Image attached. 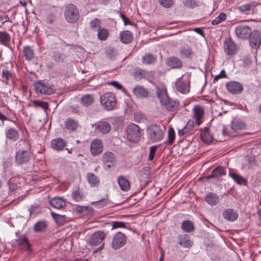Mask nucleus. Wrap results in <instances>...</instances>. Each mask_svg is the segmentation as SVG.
<instances>
[{
    "label": "nucleus",
    "mask_w": 261,
    "mask_h": 261,
    "mask_svg": "<svg viewBox=\"0 0 261 261\" xmlns=\"http://www.w3.org/2000/svg\"><path fill=\"white\" fill-rule=\"evenodd\" d=\"M126 133L127 139L130 142H137L141 139V128L137 124H129L126 128Z\"/></svg>",
    "instance_id": "obj_6"
},
{
    "label": "nucleus",
    "mask_w": 261,
    "mask_h": 261,
    "mask_svg": "<svg viewBox=\"0 0 261 261\" xmlns=\"http://www.w3.org/2000/svg\"><path fill=\"white\" fill-rule=\"evenodd\" d=\"M156 94L161 105L164 106L168 111L174 112L179 106V101L170 98L168 94L167 89L165 88H157Z\"/></svg>",
    "instance_id": "obj_1"
},
{
    "label": "nucleus",
    "mask_w": 261,
    "mask_h": 261,
    "mask_svg": "<svg viewBox=\"0 0 261 261\" xmlns=\"http://www.w3.org/2000/svg\"><path fill=\"white\" fill-rule=\"evenodd\" d=\"M222 215L224 219L231 222L236 220L238 217V213L231 208L225 210L223 212Z\"/></svg>",
    "instance_id": "obj_29"
},
{
    "label": "nucleus",
    "mask_w": 261,
    "mask_h": 261,
    "mask_svg": "<svg viewBox=\"0 0 261 261\" xmlns=\"http://www.w3.org/2000/svg\"><path fill=\"white\" fill-rule=\"evenodd\" d=\"M201 140L207 144L212 142L213 137L209 132V129L207 127H205L203 130L201 131L200 135Z\"/></svg>",
    "instance_id": "obj_33"
},
{
    "label": "nucleus",
    "mask_w": 261,
    "mask_h": 261,
    "mask_svg": "<svg viewBox=\"0 0 261 261\" xmlns=\"http://www.w3.org/2000/svg\"><path fill=\"white\" fill-rule=\"evenodd\" d=\"M159 4L164 8H170L173 5V0H158Z\"/></svg>",
    "instance_id": "obj_53"
},
{
    "label": "nucleus",
    "mask_w": 261,
    "mask_h": 261,
    "mask_svg": "<svg viewBox=\"0 0 261 261\" xmlns=\"http://www.w3.org/2000/svg\"><path fill=\"white\" fill-rule=\"evenodd\" d=\"M29 146V149H20L16 151L15 155V160L18 165H24L28 163L30 161L33 153L31 150V144L28 140H24Z\"/></svg>",
    "instance_id": "obj_3"
},
{
    "label": "nucleus",
    "mask_w": 261,
    "mask_h": 261,
    "mask_svg": "<svg viewBox=\"0 0 261 261\" xmlns=\"http://www.w3.org/2000/svg\"><path fill=\"white\" fill-rule=\"evenodd\" d=\"M256 6L255 2H250L238 7L237 9L242 13L248 14L253 13Z\"/></svg>",
    "instance_id": "obj_24"
},
{
    "label": "nucleus",
    "mask_w": 261,
    "mask_h": 261,
    "mask_svg": "<svg viewBox=\"0 0 261 261\" xmlns=\"http://www.w3.org/2000/svg\"><path fill=\"white\" fill-rule=\"evenodd\" d=\"M109 30L104 28H99L97 30V38L99 40L105 41L109 36Z\"/></svg>",
    "instance_id": "obj_38"
},
{
    "label": "nucleus",
    "mask_w": 261,
    "mask_h": 261,
    "mask_svg": "<svg viewBox=\"0 0 261 261\" xmlns=\"http://www.w3.org/2000/svg\"><path fill=\"white\" fill-rule=\"evenodd\" d=\"M204 199L206 202L212 206L217 205L219 201V196L212 192L207 193Z\"/></svg>",
    "instance_id": "obj_32"
},
{
    "label": "nucleus",
    "mask_w": 261,
    "mask_h": 261,
    "mask_svg": "<svg viewBox=\"0 0 261 261\" xmlns=\"http://www.w3.org/2000/svg\"><path fill=\"white\" fill-rule=\"evenodd\" d=\"M5 135L7 139L12 141H17L19 137L18 132L15 128L10 127L5 132Z\"/></svg>",
    "instance_id": "obj_31"
},
{
    "label": "nucleus",
    "mask_w": 261,
    "mask_h": 261,
    "mask_svg": "<svg viewBox=\"0 0 261 261\" xmlns=\"http://www.w3.org/2000/svg\"><path fill=\"white\" fill-rule=\"evenodd\" d=\"M23 53L25 59L28 61L32 60L35 57L33 49L30 46H26L23 47Z\"/></svg>",
    "instance_id": "obj_37"
},
{
    "label": "nucleus",
    "mask_w": 261,
    "mask_h": 261,
    "mask_svg": "<svg viewBox=\"0 0 261 261\" xmlns=\"http://www.w3.org/2000/svg\"><path fill=\"white\" fill-rule=\"evenodd\" d=\"M250 37V45L252 48L257 49L261 44V32L258 30L251 32Z\"/></svg>",
    "instance_id": "obj_11"
},
{
    "label": "nucleus",
    "mask_w": 261,
    "mask_h": 261,
    "mask_svg": "<svg viewBox=\"0 0 261 261\" xmlns=\"http://www.w3.org/2000/svg\"><path fill=\"white\" fill-rule=\"evenodd\" d=\"M8 185H9V190L10 191V192L12 194L14 193L18 188L17 185L14 183H11V182H9Z\"/></svg>",
    "instance_id": "obj_62"
},
{
    "label": "nucleus",
    "mask_w": 261,
    "mask_h": 261,
    "mask_svg": "<svg viewBox=\"0 0 261 261\" xmlns=\"http://www.w3.org/2000/svg\"><path fill=\"white\" fill-rule=\"evenodd\" d=\"M224 48L228 55L232 56L236 53L237 47L236 44L232 39L230 38H227L225 39Z\"/></svg>",
    "instance_id": "obj_17"
},
{
    "label": "nucleus",
    "mask_w": 261,
    "mask_h": 261,
    "mask_svg": "<svg viewBox=\"0 0 261 261\" xmlns=\"http://www.w3.org/2000/svg\"><path fill=\"white\" fill-rule=\"evenodd\" d=\"M47 227V223L45 221H40L35 223L34 226V229L35 232H40L44 231Z\"/></svg>",
    "instance_id": "obj_47"
},
{
    "label": "nucleus",
    "mask_w": 261,
    "mask_h": 261,
    "mask_svg": "<svg viewBox=\"0 0 261 261\" xmlns=\"http://www.w3.org/2000/svg\"><path fill=\"white\" fill-rule=\"evenodd\" d=\"M185 5L188 8H194L197 6V2L195 0H186Z\"/></svg>",
    "instance_id": "obj_57"
},
{
    "label": "nucleus",
    "mask_w": 261,
    "mask_h": 261,
    "mask_svg": "<svg viewBox=\"0 0 261 261\" xmlns=\"http://www.w3.org/2000/svg\"><path fill=\"white\" fill-rule=\"evenodd\" d=\"M183 231L187 232H190L194 230V227L193 223L190 220L184 221L181 226Z\"/></svg>",
    "instance_id": "obj_46"
},
{
    "label": "nucleus",
    "mask_w": 261,
    "mask_h": 261,
    "mask_svg": "<svg viewBox=\"0 0 261 261\" xmlns=\"http://www.w3.org/2000/svg\"><path fill=\"white\" fill-rule=\"evenodd\" d=\"M194 124H195V121H194L193 120H190L187 122L186 125L185 126V128H186V129L188 132H189L193 128Z\"/></svg>",
    "instance_id": "obj_59"
},
{
    "label": "nucleus",
    "mask_w": 261,
    "mask_h": 261,
    "mask_svg": "<svg viewBox=\"0 0 261 261\" xmlns=\"http://www.w3.org/2000/svg\"><path fill=\"white\" fill-rule=\"evenodd\" d=\"M49 204L55 208L61 210L66 206V201L60 197H55L49 200Z\"/></svg>",
    "instance_id": "obj_21"
},
{
    "label": "nucleus",
    "mask_w": 261,
    "mask_h": 261,
    "mask_svg": "<svg viewBox=\"0 0 261 261\" xmlns=\"http://www.w3.org/2000/svg\"><path fill=\"white\" fill-rule=\"evenodd\" d=\"M106 54L108 57L110 58H112L114 57L115 55V52L114 50L112 48H109L106 51Z\"/></svg>",
    "instance_id": "obj_64"
},
{
    "label": "nucleus",
    "mask_w": 261,
    "mask_h": 261,
    "mask_svg": "<svg viewBox=\"0 0 261 261\" xmlns=\"http://www.w3.org/2000/svg\"><path fill=\"white\" fill-rule=\"evenodd\" d=\"M133 91L134 94L138 97L146 98L148 95V90L142 86H136Z\"/></svg>",
    "instance_id": "obj_28"
},
{
    "label": "nucleus",
    "mask_w": 261,
    "mask_h": 261,
    "mask_svg": "<svg viewBox=\"0 0 261 261\" xmlns=\"http://www.w3.org/2000/svg\"><path fill=\"white\" fill-rule=\"evenodd\" d=\"M120 40L125 44L130 43L133 39V34L128 31H124L120 34Z\"/></svg>",
    "instance_id": "obj_35"
},
{
    "label": "nucleus",
    "mask_w": 261,
    "mask_h": 261,
    "mask_svg": "<svg viewBox=\"0 0 261 261\" xmlns=\"http://www.w3.org/2000/svg\"><path fill=\"white\" fill-rule=\"evenodd\" d=\"M33 102L35 107H41L44 110L48 109V103L45 101L41 100H34Z\"/></svg>",
    "instance_id": "obj_54"
},
{
    "label": "nucleus",
    "mask_w": 261,
    "mask_h": 261,
    "mask_svg": "<svg viewBox=\"0 0 261 261\" xmlns=\"http://www.w3.org/2000/svg\"><path fill=\"white\" fill-rule=\"evenodd\" d=\"M95 126V131L102 134H106L109 133L111 129V125L106 121H100L92 125Z\"/></svg>",
    "instance_id": "obj_13"
},
{
    "label": "nucleus",
    "mask_w": 261,
    "mask_h": 261,
    "mask_svg": "<svg viewBox=\"0 0 261 261\" xmlns=\"http://www.w3.org/2000/svg\"><path fill=\"white\" fill-rule=\"evenodd\" d=\"M117 182L122 191L126 192L130 189V182L124 176L121 175L119 176L117 178Z\"/></svg>",
    "instance_id": "obj_30"
},
{
    "label": "nucleus",
    "mask_w": 261,
    "mask_h": 261,
    "mask_svg": "<svg viewBox=\"0 0 261 261\" xmlns=\"http://www.w3.org/2000/svg\"><path fill=\"white\" fill-rule=\"evenodd\" d=\"M88 209V206L78 205L76 207L75 211L76 212L79 214H83L84 212L87 211Z\"/></svg>",
    "instance_id": "obj_60"
},
{
    "label": "nucleus",
    "mask_w": 261,
    "mask_h": 261,
    "mask_svg": "<svg viewBox=\"0 0 261 261\" xmlns=\"http://www.w3.org/2000/svg\"><path fill=\"white\" fill-rule=\"evenodd\" d=\"M166 65L172 69H180L182 62L180 59L176 57H170L166 60Z\"/></svg>",
    "instance_id": "obj_20"
},
{
    "label": "nucleus",
    "mask_w": 261,
    "mask_h": 261,
    "mask_svg": "<svg viewBox=\"0 0 261 261\" xmlns=\"http://www.w3.org/2000/svg\"><path fill=\"white\" fill-rule=\"evenodd\" d=\"M231 127L234 132L244 129L246 127V124L243 121L239 120H234L232 121Z\"/></svg>",
    "instance_id": "obj_42"
},
{
    "label": "nucleus",
    "mask_w": 261,
    "mask_h": 261,
    "mask_svg": "<svg viewBox=\"0 0 261 261\" xmlns=\"http://www.w3.org/2000/svg\"><path fill=\"white\" fill-rule=\"evenodd\" d=\"M226 87L229 92L233 94L241 93L243 90V87L238 82L232 81L226 84Z\"/></svg>",
    "instance_id": "obj_14"
},
{
    "label": "nucleus",
    "mask_w": 261,
    "mask_h": 261,
    "mask_svg": "<svg viewBox=\"0 0 261 261\" xmlns=\"http://www.w3.org/2000/svg\"><path fill=\"white\" fill-rule=\"evenodd\" d=\"M165 127L160 125L151 124L146 129L148 138L152 142H158L161 141L164 136Z\"/></svg>",
    "instance_id": "obj_2"
},
{
    "label": "nucleus",
    "mask_w": 261,
    "mask_h": 261,
    "mask_svg": "<svg viewBox=\"0 0 261 261\" xmlns=\"http://www.w3.org/2000/svg\"><path fill=\"white\" fill-rule=\"evenodd\" d=\"M51 58L56 62H63L66 58V56L59 51H53Z\"/></svg>",
    "instance_id": "obj_49"
},
{
    "label": "nucleus",
    "mask_w": 261,
    "mask_h": 261,
    "mask_svg": "<svg viewBox=\"0 0 261 261\" xmlns=\"http://www.w3.org/2000/svg\"><path fill=\"white\" fill-rule=\"evenodd\" d=\"M175 85L176 90L181 93L187 94L190 91V82H185L181 77L177 80Z\"/></svg>",
    "instance_id": "obj_18"
},
{
    "label": "nucleus",
    "mask_w": 261,
    "mask_h": 261,
    "mask_svg": "<svg viewBox=\"0 0 261 261\" xmlns=\"http://www.w3.org/2000/svg\"><path fill=\"white\" fill-rule=\"evenodd\" d=\"M126 243V237L121 232H117L114 236L112 243V247L115 250H118Z\"/></svg>",
    "instance_id": "obj_9"
},
{
    "label": "nucleus",
    "mask_w": 261,
    "mask_h": 261,
    "mask_svg": "<svg viewBox=\"0 0 261 261\" xmlns=\"http://www.w3.org/2000/svg\"><path fill=\"white\" fill-rule=\"evenodd\" d=\"M251 29L246 25H240L235 29L236 36L242 39H246L249 38V36L251 35Z\"/></svg>",
    "instance_id": "obj_10"
},
{
    "label": "nucleus",
    "mask_w": 261,
    "mask_h": 261,
    "mask_svg": "<svg viewBox=\"0 0 261 261\" xmlns=\"http://www.w3.org/2000/svg\"><path fill=\"white\" fill-rule=\"evenodd\" d=\"M15 241L21 250L29 252L32 251L31 244L27 238L24 235L19 236L18 238L15 240Z\"/></svg>",
    "instance_id": "obj_16"
},
{
    "label": "nucleus",
    "mask_w": 261,
    "mask_h": 261,
    "mask_svg": "<svg viewBox=\"0 0 261 261\" xmlns=\"http://www.w3.org/2000/svg\"><path fill=\"white\" fill-rule=\"evenodd\" d=\"M156 150V147L155 146H152L150 147L149 149V154L148 156V160L149 161H152L154 157V155L155 154Z\"/></svg>",
    "instance_id": "obj_55"
},
{
    "label": "nucleus",
    "mask_w": 261,
    "mask_h": 261,
    "mask_svg": "<svg viewBox=\"0 0 261 261\" xmlns=\"http://www.w3.org/2000/svg\"><path fill=\"white\" fill-rule=\"evenodd\" d=\"M226 19V15L224 13H221L214 20L212 21V24L216 25L225 21Z\"/></svg>",
    "instance_id": "obj_51"
},
{
    "label": "nucleus",
    "mask_w": 261,
    "mask_h": 261,
    "mask_svg": "<svg viewBox=\"0 0 261 261\" xmlns=\"http://www.w3.org/2000/svg\"><path fill=\"white\" fill-rule=\"evenodd\" d=\"M226 174L225 168L222 166H219L216 167L212 172V174L206 176L207 179L212 178H215L219 179L222 176Z\"/></svg>",
    "instance_id": "obj_22"
},
{
    "label": "nucleus",
    "mask_w": 261,
    "mask_h": 261,
    "mask_svg": "<svg viewBox=\"0 0 261 261\" xmlns=\"http://www.w3.org/2000/svg\"><path fill=\"white\" fill-rule=\"evenodd\" d=\"M179 244L185 248H189L192 246V242L189 236L187 234H182L178 236Z\"/></svg>",
    "instance_id": "obj_34"
},
{
    "label": "nucleus",
    "mask_w": 261,
    "mask_h": 261,
    "mask_svg": "<svg viewBox=\"0 0 261 261\" xmlns=\"http://www.w3.org/2000/svg\"><path fill=\"white\" fill-rule=\"evenodd\" d=\"M101 21L100 19L98 18H95L93 20L91 21L89 25L90 28L92 30L98 29H99V28H101Z\"/></svg>",
    "instance_id": "obj_52"
},
{
    "label": "nucleus",
    "mask_w": 261,
    "mask_h": 261,
    "mask_svg": "<svg viewBox=\"0 0 261 261\" xmlns=\"http://www.w3.org/2000/svg\"><path fill=\"white\" fill-rule=\"evenodd\" d=\"M66 146L65 142L62 138H56L50 142L51 148L56 151H62Z\"/></svg>",
    "instance_id": "obj_23"
},
{
    "label": "nucleus",
    "mask_w": 261,
    "mask_h": 261,
    "mask_svg": "<svg viewBox=\"0 0 261 261\" xmlns=\"http://www.w3.org/2000/svg\"><path fill=\"white\" fill-rule=\"evenodd\" d=\"M72 198L77 202L82 201L85 197V195L79 188L72 191L71 193Z\"/></svg>",
    "instance_id": "obj_45"
},
{
    "label": "nucleus",
    "mask_w": 261,
    "mask_h": 261,
    "mask_svg": "<svg viewBox=\"0 0 261 261\" xmlns=\"http://www.w3.org/2000/svg\"><path fill=\"white\" fill-rule=\"evenodd\" d=\"M2 77L4 82L8 83V81L13 79V74L9 70H3Z\"/></svg>",
    "instance_id": "obj_50"
},
{
    "label": "nucleus",
    "mask_w": 261,
    "mask_h": 261,
    "mask_svg": "<svg viewBox=\"0 0 261 261\" xmlns=\"http://www.w3.org/2000/svg\"><path fill=\"white\" fill-rule=\"evenodd\" d=\"M103 150L102 141L98 139H94L90 145V151L92 155L96 156L100 154Z\"/></svg>",
    "instance_id": "obj_15"
},
{
    "label": "nucleus",
    "mask_w": 261,
    "mask_h": 261,
    "mask_svg": "<svg viewBox=\"0 0 261 261\" xmlns=\"http://www.w3.org/2000/svg\"><path fill=\"white\" fill-rule=\"evenodd\" d=\"M105 238L106 236L103 231H96L91 236L89 241V244L92 246H97L102 243Z\"/></svg>",
    "instance_id": "obj_12"
},
{
    "label": "nucleus",
    "mask_w": 261,
    "mask_h": 261,
    "mask_svg": "<svg viewBox=\"0 0 261 261\" xmlns=\"http://www.w3.org/2000/svg\"><path fill=\"white\" fill-rule=\"evenodd\" d=\"M228 174H229V176L231 178H232L233 179V180L238 184L241 185L245 182V179L243 178V177L242 176L237 174L233 171V170H232L231 169H229Z\"/></svg>",
    "instance_id": "obj_41"
},
{
    "label": "nucleus",
    "mask_w": 261,
    "mask_h": 261,
    "mask_svg": "<svg viewBox=\"0 0 261 261\" xmlns=\"http://www.w3.org/2000/svg\"><path fill=\"white\" fill-rule=\"evenodd\" d=\"M64 125L70 133L76 132L80 126L78 121L71 118H68L65 121Z\"/></svg>",
    "instance_id": "obj_19"
},
{
    "label": "nucleus",
    "mask_w": 261,
    "mask_h": 261,
    "mask_svg": "<svg viewBox=\"0 0 261 261\" xmlns=\"http://www.w3.org/2000/svg\"><path fill=\"white\" fill-rule=\"evenodd\" d=\"M87 178L91 187H97L99 184V179L93 173H88Z\"/></svg>",
    "instance_id": "obj_40"
},
{
    "label": "nucleus",
    "mask_w": 261,
    "mask_h": 261,
    "mask_svg": "<svg viewBox=\"0 0 261 261\" xmlns=\"http://www.w3.org/2000/svg\"><path fill=\"white\" fill-rule=\"evenodd\" d=\"M0 21L2 22V24H4L5 22H10L12 23V21L10 19L8 15H6L3 17H0Z\"/></svg>",
    "instance_id": "obj_63"
},
{
    "label": "nucleus",
    "mask_w": 261,
    "mask_h": 261,
    "mask_svg": "<svg viewBox=\"0 0 261 261\" xmlns=\"http://www.w3.org/2000/svg\"><path fill=\"white\" fill-rule=\"evenodd\" d=\"M50 214L54 220L57 224L62 225L66 222V218L65 215H61L53 212H51Z\"/></svg>",
    "instance_id": "obj_44"
},
{
    "label": "nucleus",
    "mask_w": 261,
    "mask_h": 261,
    "mask_svg": "<svg viewBox=\"0 0 261 261\" xmlns=\"http://www.w3.org/2000/svg\"><path fill=\"white\" fill-rule=\"evenodd\" d=\"M55 19L56 16L53 13H50L46 17V22L49 24H52Z\"/></svg>",
    "instance_id": "obj_58"
},
{
    "label": "nucleus",
    "mask_w": 261,
    "mask_h": 261,
    "mask_svg": "<svg viewBox=\"0 0 261 261\" xmlns=\"http://www.w3.org/2000/svg\"><path fill=\"white\" fill-rule=\"evenodd\" d=\"M192 111L193 114V118L195 120V124L197 126H199L203 122L204 115V108L200 105H196L194 107Z\"/></svg>",
    "instance_id": "obj_8"
},
{
    "label": "nucleus",
    "mask_w": 261,
    "mask_h": 261,
    "mask_svg": "<svg viewBox=\"0 0 261 261\" xmlns=\"http://www.w3.org/2000/svg\"><path fill=\"white\" fill-rule=\"evenodd\" d=\"M11 41L10 35L6 31H0V44L8 46Z\"/></svg>",
    "instance_id": "obj_36"
},
{
    "label": "nucleus",
    "mask_w": 261,
    "mask_h": 261,
    "mask_svg": "<svg viewBox=\"0 0 261 261\" xmlns=\"http://www.w3.org/2000/svg\"><path fill=\"white\" fill-rule=\"evenodd\" d=\"M115 158L114 154L111 151L106 152L102 156V161L104 164H108L107 166L110 168L115 163Z\"/></svg>",
    "instance_id": "obj_25"
},
{
    "label": "nucleus",
    "mask_w": 261,
    "mask_h": 261,
    "mask_svg": "<svg viewBox=\"0 0 261 261\" xmlns=\"http://www.w3.org/2000/svg\"><path fill=\"white\" fill-rule=\"evenodd\" d=\"M64 17L69 23L76 22L80 18V13L76 6L72 4L67 5L65 8Z\"/></svg>",
    "instance_id": "obj_4"
},
{
    "label": "nucleus",
    "mask_w": 261,
    "mask_h": 261,
    "mask_svg": "<svg viewBox=\"0 0 261 261\" xmlns=\"http://www.w3.org/2000/svg\"><path fill=\"white\" fill-rule=\"evenodd\" d=\"M175 140V132L173 128L170 127L168 129V139L165 143L167 145H172Z\"/></svg>",
    "instance_id": "obj_48"
},
{
    "label": "nucleus",
    "mask_w": 261,
    "mask_h": 261,
    "mask_svg": "<svg viewBox=\"0 0 261 261\" xmlns=\"http://www.w3.org/2000/svg\"><path fill=\"white\" fill-rule=\"evenodd\" d=\"M94 102V97L91 94H85L81 98V103L85 107H88Z\"/></svg>",
    "instance_id": "obj_39"
},
{
    "label": "nucleus",
    "mask_w": 261,
    "mask_h": 261,
    "mask_svg": "<svg viewBox=\"0 0 261 261\" xmlns=\"http://www.w3.org/2000/svg\"><path fill=\"white\" fill-rule=\"evenodd\" d=\"M36 91L41 94L50 95L54 92L53 87L44 81H39L34 83Z\"/></svg>",
    "instance_id": "obj_7"
},
{
    "label": "nucleus",
    "mask_w": 261,
    "mask_h": 261,
    "mask_svg": "<svg viewBox=\"0 0 261 261\" xmlns=\"http://www.w3.org/2000/svg\"><path fill=\"white\" fill-rule=\"evenodd\" d=\"M148 73V72L146 70L139 67H136L133 73V76L136 81H139L146 78Z\"/></svg>",
    "instance_id": "obj_27"
},
{
    "label": "nucleus",
    "mask_w": 261,
    "mask_h": 261,
    "mask_svg": "<svg viewBox=\"0 0 261 261\" xmlns=\"http://www.w3.org/2000/svg\"><path fill=\"white\" fill-rule=\"evenodd\" d=\"M226 77V74L225 73V72L224 71V70H222L221 72L220 73V74H219L218 75H217L214 79V82H216V81H218L219 79H221V78H223V77Z\"/></svg>",
    "instance_id": "obj_61"
},
{
    "label": "nucleus",
    "mask_w": 261,
    "mask_h": 261,
    "mask_svg": "<svg viewBox=\"0 0 261 261\" xmlns=\"http://www.w3.org/2000/svg\"><path fill=\"white\" fill-rule=\"evenodd\" d=\"M100 103L107 111L114 110L116 105V98L112 92H106L100 96Z\"/></svg>",
    "instance_id": "obj_5"
},
{
    "label": "nucleus",
    "mask_w": 261,
    "mask_h": 261,
    "mask_svg": "<svg viewBox=\"0 0 261 261\" xmlns=\"http://www.w3.org/2000/svg\"><path fill=\"white\" fill-rule=\"evenodd\" d=\"M113 229L117 228H125V223L121 221H114L112 223Z\"/></svg>",
    "instance_id": "obj_56"
},
{
    "label": "nucleus",
    "mask_w": 261,
    "mask_h": 261,
    "mask_svg": "<svg viewBox=\"0 0 261 261\" xmlns=\"http://www.w3.org/2000/svg\"><path fill=\"white\" fill-rule=\"evenodd\" d=\"M156 61V57L151 54H145L142 57V62L146 65L154 63Z\"/></svg>",
    "instance_id": "obj_43"
},
{
    "label": "nucleus",
    "mask_w": 261,
    "mask_h": 261,
    "mask_svg": "<svg viewBox=\"0 0 261 261\" xmlns=\"http://www.w3.org/2000/svg\"><path fill=\"white\" fill-rule=\"evenodd\" d=\"M179 53L181 58H191L194 55L191 47L188 45L181 46L179 48Z\"/></svg>",
    "instance_id": "obj_26"
}]
</instances>
